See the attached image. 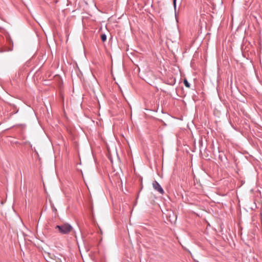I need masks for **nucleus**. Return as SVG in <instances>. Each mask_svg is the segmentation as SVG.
Returning <instances> with one entry per match:
<instances>
[{
    "label": "nucleus",
    "mask_w": 262,
    "mask_h": 262,
    "mask_svg": "<svg viewBox=\"0 0 262 262\" xmlns=\"http://www.w3.org/2000/svg\"><path fill=\"white\" fill-rule=\"evenodd\" d=\"M152 186L154 188L158 191L160 194H163L164 193V190L157 181H154L152 183Z\"/></svg>",
    "instance_id": "2"
},
{
    "label": "nucleus",
    "mask_w": 262,
    "mask_h": 262,
    "mask_svg": "<svg viewBox=\"0 0 262 262\" xmlns=\"http://www.w3.org/2000/svg\"><path fill=\"white\" fill-rule=\"evenodd\" d=\"M106 38H107L106 35L105 34H103L101 35V39L103 42H104L106 41Z\"/></svg>",
    "instance_id": "3"
},
{
    "label": "nucleus",
    "mask_w": 262,
    "mask_h": 262,
    "mask_svg": "<svg viewBox=\"0 0 262 262\" xmlns=\"http://www.w3.org/2000/svg\"><path fill=\"white\" fill-rule=\"evenodd\" d=\"M55 229H57L59 233L63 234H66L71 232L72 229V227L70 224H64L61 225L56 226Z\"/></svg>",
    "instance_id": "1"
},
{
    "label": "nucleus",
    "mask_w": 262,
    "mask_h": 262,
    "mask_svg": "<svg viewBox=\"0 0 262 262\" xmlns=\"http://www.w3.org/2000/svg\"><path fill=\"white\" fill-rule=\"evenodd\" d=\"M184 84L185 86L187 88H189L190 86L189 83L186 79H185L184 80Z\"/></svg>",
    "instance_id": "4"
},
{
    "label": "nucleus",
    "mask_w": 262,
    "mask_h": 262,
    "mask_svg": "<svg viewBox=\"0 0 262 262\" xmlns=\"http://www.w3.org/2000/svg\"><path fill=\"white\" fill-rule=\"evenodd\" d=\"M176 1L177 0H173V4L174 9H176Z\"/></svg>",
    "instance_id": "5"
}]
</instances>
